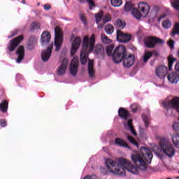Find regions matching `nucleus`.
Returning <instances> with one entry per match:
<instances>
[{"label": "nucleus", "mask_w": 179, "mask_h": 179, "mask_svg": "<svg viewBox=\"0 0 179 179\" xmlns=\"http://www.w3.org/2000/svg\"><path fill=\"white\" fill-rule=\"evenodd\" d=\"M131 160L136 165H132L129 160L125 158H119L118 162L108 159L105 162L107 170L116 176H124L127 170L131 174H139V170L145 171L146 170V163L150 164L153 159V154L150 150L145 147L140 148V153L132 154ZM119 163V164H118Z\"/></svg>", "instance_id": "1"}, {"label": "nucleus", "mask_w": 179, "mask_h": 179, "mask_svg": "<svg viewBox=\"0 0 179 179\" xmlns=\"http://www.w3.org/2000/svg\"><path fill=\"white\" fill-rule=\"evenodd\" d=\"M114 45L111 44L106 47V54L108 57H112L115 64L122 62L125 68H131L135 64V56L134 55H128L127 49L122 45H118L114 50Z\"/></svg>", "instance_id": "2"}, {"label": "nucleus", "mask_w": 179, "mask_h": 179, "mask_svg": "<svg viewBox=\"0 0 179 179\" xmlns=\"http://www.w3.org/2000/svg\"><path fill=\"white\" fill-rule=\"evenodd\" d=\"M134 6H135L132 2L127 1L124 6V10L125 12H129V10H131V15L138 20L141 19V17H146V16L149 15V12H150V6L148 3H139L138 5V8H134Z\"/></svg>", "instance_id": "3"}, {"label": "nucleus", "mask_w": 179, "mask_h": 179, "mask_svg": "<svg viewBox=\"0 0 179 179\" xmlns=\"http://www.w3.org/2000/svg\"><path fill=\"white\" fill-rule=\"evenodd\" d=\"M94 44H96V35L92 34L90 38L87 36H84L80 52V62L82 65H85L87 62V57H89L90 52H93Z\"/></svg>", "instance_id": "4"}, {"label": "nucleus", "mask_w": 179, "mask_h": 179, "mask_svg": "<svg viewBox=\"0 0 179 179\" xmlns=\"http://www.w3.org/2000/svg\"><path fill=\"white\" fill-rule=\"evenodd\" d=\"M158 139L159 141V146L161 152L170 159H171V157H174V155H176V150L174 149L173 144L170 142V140L164 137L158 138Z\"/></svg>", "instance_id": "5"}, {"label": "nucleus", "mask_w": 179, "mask_h": 179, "mask_svg": "<svg viewBox=\"0 0 179 179\" xmlns=\"http://www.w3.org/2000/svg\"><path fill=\"white\" fill-rule=\"evenodd\" d=\"M64 34L59 28L56 27L55 28V47H56V51H59L64 41Z\"/></svg>", "instance_id": "6"}, {"label": "nucleus", "mask_w": 179, "mask_h": 179, "mask_svg": "<svg viewBox=\"0 0 179 179\" xmlns=\"http://www.w3.org/2000/svg\"><path fill=\"white\" fill-rule=\"evenodd\" d=\"M117 40L120 43H129L132 38V36L129 34H125L120 30L117 31Z\"/></svg>", "instance_id": "7"}, {"label": "nucleus", "mask_w": 179, "mask_h": 179, "mask_svg": "<svg viewBox=\"0 0 179 179\" xmlns=\"http://www.w3.org/2000/svg\"><path fill=\"white\" fill-rule=\"evenodd\" d=\"M94 54L99 59H104L106 55V52L104 50V47L101 44H97L94 46Z\"/></svg>", "instance_id": "8"}, {"label": "nucleus", "mask_w": 179, "mask_h": 179, "mask_svg": "<svg viewBox=\"0 0 179 179\" xmlns=\"http://www.w3.org/2000/svg\"><path fill=\"white\" fill-rule=\"evenodd\" d=\"M23 41V35H20V36L10 41V43L8 45V50L10 52L15 51V49L17 45Z\"/></svg>", "instance_id": "9"}, {"label": "nucleus", "mask_w": 179, "mask_h": 179, "mask_svg": "<svg viewBox=\"0 0 179 179\" xmlns=\"http://www.w3.org/2000/svg\"><path fill=\"white\" fill-rule=\"evenodd\" d=\"M79 68V60L78 57H73L70 64V73L73 76H76Z\"/></svg>", "instance_id": "10"}, {"label": "nucleus", "mask_w": 179, "mask_h": 179, "mask_svg": "<svg viewBox=\"0 0 179 179\" xmlns=\"http://www.w3.org/2000/svg\"><path fill=\"white\" fill-rule=\"evenodd\" d=\"M144 44L147 48H154L156 44H157V38L146 36L144 39Z\"/></svg>", "instance_id": "11"}, {"label": "nucleus", "mask_w": 179, "mask_h": 179, "mask_svg": "<svg viewBox=\"0 0 179 179\" xmlns=\"http://www.w3.org/2000/svg\"><path fill=\"white\" fill-rule=\"evenodd\" d=\"M82 43V39L80 37H76L74 41H73L71 45V55L73 57L78 49L79 48L80 44Z\"/></svg>", "instance_id": "12"}, {"label": "nucleus", "mask_w": 179, "mask_h": 179, "mask_svg": "<svg viewBox=\"0 0 179 179\" xmlns=\"http://www.w3.org/2000/svg\"><path fill=\"white\" fill-rule=\"evenodd\" d=\"M52 54V45L49 46L46 50H43L41 53V59L43 62H48L50 57Z\"/></svg>", "instance_id": "13"}, {"label": "nucleus", "mask_w": 179, "mask_h": 179, "mask_svg": "<svg viewBox=\"0 0 179 179\" xmlns=\"http://www.w3.org/2000/svg\"><path fill=\"white\" fill-rule=\"evenodd\" d=\"M16 55H17V59H16V62L17 64H20L22 61L24 59V48L22 45H20L17 51H16Z\"/></svg>", "instance_id": "14"}, {"label": "nucleus", "mask_w": 179, "mask_h": 179, "mask_svg": "<svg viewBox=\"0 0 179 179\" xmlns=\"http://www.w3.org/2000/svg\"><path fill=\"white\" fill-rule=\"evenodd\" d=\"M51 41V34L48 31H44L41 34V43L42 45H47Z\"/></svg>", "instance_id": "15"}, {"label": "nucleus", "mask_w": 179, "mask_h": 179, "mask_svg": "<svg viewBox=\"0 0 179 179\" xmlns=\"http://www.w3.org/2000/svg\"><path fill=\"white\" fill-rule=\"evenodd\" d=\"M66 68H68V59L64 58L62 59V64L57 70L58 75H64L65 71H66Z\"/></svg>", "instance_id": "16"}, {"label": "nucleus", "mask_w": 179, "mask_h": 179, "mask_svg": "<svg viewBox=\"0 0 179 179\" xmlns=\"http://www.w3.org/2000/svg\"><path fill=\"white\" fill-rule=\"evenodd\" d=\"M167 78H168V80L171 83H178L179 82V75L176 72L169 73Z\"/></svg>", "instance_id": "17"}, {"label": "nucleus", "mask_w": 179, "mask_h": 179, "mask_svg": "<svg viewBox=\"0 0 179 179\" xmlns=\"http://www.w3.org/2000/svg\"><path fill=\"white\" fill-rule=\"evenodd\" d=\"M115 145L120 146V148H125L126 149H131V147L128 144L125 143V141L120 138H116L115 139Z\"/></svg>", "instance_id": "18"}, {"label": "nucleus", "mask_w": 179, "mask_h": 179, "mask_svg": "<svg viewBox=\"0 0 179 179\" xmlns=\"http://www.w3.org/2000/svg\"><path fill=\"white\" fill-rule=\"evenodd\" d=\"M124 128L126 129H129L131 131V134L136 136V133L135 132V130L134 129V126H132V120H128L127 122H124Z\"/></svg>", "instance_id": "19"}, {"label": "nucleus", "mask_w": 179, "mask_h": 179, "mask_svg": "<svg viewBox=\"0 0 179 179\" xmlns=\"http://www.w3.org/2000/svg\"><path fill=\"white\" fill-rule=\"evenodd\" d=\"M118 115L122 120H127L129 117V112L124 108H120L118 110Z\"/></svg>", "instance_id": "20"}, {"label": "nucleus", "mask_w": 179, "mask_h": 179, "mask_svg": "<svg viewBox=\"0 0 179 179\" xmlns=\"http://www.w3.org/2000/svg\"><path fill=\"white\" fill-rule=\"evenodd\" d=\"M37 41L34 36H30L28 41L27 48L28 50H34Z\"/></svg>", "instance_id": "21"}, {"label": "nucleus", "mask_w": 179, "mask_h": 179, "mask_svg": "<svg viewBox=\"0 0 179 179\" xmlns=\"http://www.w3.org/2000/svg\"><path fill=\"white\" fill-rule=\"evenodd\" d=\"M176 61H177V59L173 57V55H170L168 57V66H169V71L173 70V65H174V62H176Z\"/></svg>", "instance_id": "22"}, {"label": "nucleus", "mask_w": 179, "mask_h": 179, "mask_svg": "<svg viewBox=\"0 0 179 179\" xmlns=\"http://www.w3.org/2000/svg\"><path fill=\"white\" fill-rule=\"evenodd\" d=\"M88 73L90 75V78H93V76H94V69L93 68V60H89Z\"/></svg>", "instance_id": "23"}, {"label": "nucleus", "mask_w": 179, "mask_h": 179, "mask_svg": "<svg viewBox=\"0 0 179 179\" xmlns=\"http://www.w3.org/2000/svg\"><path fill=\"white\" fill-rule=\"evenodd\" d=\"M0 111H2V113H6L8 111V101L3 100L0 103Z\"/></svg>", "instance_id": "24"}, {"label": "nucleus", "mask_w": 179, "mask_h": 179, "mask_svg": "<svg viewBox=\"0 0 179 179\" xmlns=\"http://www.w3.org/2000/svg\"><path fill=\"white\" fill-rule=\"evenodd\" d=\"M101 40L103 44H110L111 43V39H110L106 34H101Z\"/></svg>", "instance_id": "25"}, {"label": "nucleus", "mask_w": 179, "mask_h": 179, "mask_svg": "<svg viewBox=\"0 0 179 179\" xmlns=\"http://www.w3.org/2000/svg\"><path fill=\"white\" fill-rule=\"evenodd\" d=\"M105 31L107 34H113V33H114V27L110 24H108L105 27Z\"/></svg>", "instance_id": "26"}, {"label": "nucleus", "mask_w": 179, "mask_h": 179, "mask_svg": "<svg viewBox=\"0 0 179 179\" xmlns=\"http://www.w3.org/2000/svg\"><path fill=\"white\" fill-rule=\"evenodd\" d=\"M167 72V67L165 66H162L158 67V76H164V73ZM159 73L160 75H159Z\"/></svg>", "instance_id": "27"}, {"label": "nucleus", "mask_w": 179, "mask_h": 179, "mask_svg": "<svg viewBox=\"0 0 179 179\" xmlns=\"http://www.w3.org/2000/svg\"><path fill=\"white\" fill-rule=\"evenodd\" d=\"M127 139L129 141V142H130V143H131V145H134V146H136V148H137V149H139V144L138 143V142H136V141L135 140V138L131 136H127Z\"/></svg>", "instance_id": "28"}, {"label": "nucleus", "mask_w": 179, "mask_h": 179, "mask_svg": "<svg viewBox=\"0 0 179 179\" xmlns=\"http://www.w3.org/2000/svg\"><path fill=\"white\" fill-rule=\"evenodd\" d=\"M143 121L144 122V124L145 125V128H148V126L149 125L150 122V120L149 119V115L143 114L142 115Z\"/></svg>", "instance_id": "29"}, {"label": "nucleus", "mask_w": 179, "mask_h": 179, "mask_svg": "<svg viewBox=\"0 0 179 179\" xmlns=\"http://www.w3.org/2000/svg\"><path fill=\"white\" fill-rule=\"evenodd\" d=\"M110 3L115 7L121 6L122 5V0H110Z\"/></svg>", "instance_id": "30"}, {"label": "nucleus", "mask_w": 179, "mask_h": 179, "mask_svg": "<svg viewBox=\"0 0 179 179\" xmlns=\"http://www.w3.org/2000/svg\"><path fill=\"white\" fill-rule=\"evenodd\" d=\"M151 16H154L152 19H156L157 17V6L154 5L151 10Z\"/></svg>", "instance_id": "31"}, {"label": "nucleus", "mask_w": 179, "mask_h": 179, "mask_svg": "<svg viewBox=\"0 0 179 179\" xmlns=\"http://www.w3.org/2000/svg\"><path fill=\"white\" fill-rule=\"evenodd\" d=\"M162 26L164 29H170V27H171V22H170L169 20H166L163 22Z\"/></svg>", "instance_id": "32"}, {"label": "nucleus", "mask_w": 179, "mask_h": 179, "mask_svg": "<svg viewBox=\"0 0 179 179\" xmlns=\"http://www.w3.org/2000/svg\"><path fill=\"white\" fill-rule=\"evenodd\" d=\"M176 34H179V23L178 22L176 23L172 32V36H176Z\"/></svg>", "instance_id": "33"}, {"label": "nucleus", "mask_w": 179, "mask_h": 179, "mask_svg": "<svg viewBox=\"0 0 179 179\" xmlns=\"http://www.w3.org/2000/svg\"><path fill=\"white\" fill-rule=\"evenodd\" d=\"M103 18V12H101L95 15L96 23L99 24Z\"/></svg>", "instance_id": "34"}, {"label": "nucleus", "mask_w": 179, "mask_h": 179, "mask_svg": "<svg viewBox=\"0 0 179 179\" xmlns=\"http://www.w3.org/2000/svg\"><path fill=\"white\" fill-rule=\"evenodd\" d=\"M150 57H152V52H148L145 53L143 57V62L145 63L148 62V61H149V59H150Z\"/></svg>", "instance_id": "35"}, {"label": "nucleus", "mask_w": 179, "mask_h": 179, "mask_svg": "<svg viewBox=\"0 0 179 179\" xmlns=\"http://www.w3.org/2000/svg\"><path fill=\"white\" fill-rule=\"evenodd\" d=\"M40 29V23L39 22H34L31 25V30H37Z\"/></svg>", "instance_id": "36"}, {"label": "nucleus", "mask_w": 179, "mask_h": 179, "mask_svg": "<svg viewBox=\"0 0 179 179\" xmlns=\"http://www.w3.org/2000/svg\"><path fill=\"white\" fill-rule=\"evenodd\" d=\"M171 5L176 10H179V0L172 1Z\"/></svg>", "instance_id": "37"}, {"label": "nucleus", "mask_w": 179, "mask_h": 179, "mask_svg": "<svg viewBox=\"0 0 179 179\" xmlns=\"http://www.w3.org/2000/svg\"><path fill=\"white\" fill-rule=\"evenodd\" d=\"M111 20V16L108 14H106L103 17V23H107Z\"/></svg>", "instance_id": "38"}, {"label": "nucleus", "mask_w": 179, "mask_h": 179, "mask_svg": "<svg viewBox=\"0 0 179 179\" xmlns=\"http://www.w3.org/2000/svg\"><path fill=\"white\" fill-rule=\"evenodd\" d=\"M139 133H140L141 136L143 138L146 139L147 136H146V134H145V129H143V128H142V127L139 128Z\"/></svg>", "instance_id": "39"}, {"label": "nucleus", "mask_w": 179, "mask_h": 179, "mask_svg": "<svg viewBox=\"0 0 179 179\" xmlns=\"http://www.w3.org/2000/svg\"><path fill=\"white\" fill-rule=\"evenodd\" d=\"M117 25L120 28V29H124L125 27V23L122 22L121 20H117Z\"/></svg>", "instance_id": "40"}, {"label": "nucleus", "mask_w": 179, "mask_h": 179, "mask_svg": "<svg viewBox=\"0 0 179 179\" xmlns=\"http://www.w3.org/2000/svg\"><path fill=\"white\" fill-rule=\"evenodd\" d=\"M86 2L89 3L90 10H92V8H94V6H96L94 2L92 0H86Z\"/></svg>", "instance_id": "41"}, {"label": "nucleus", "mask_w": 179, "mask_h": 179, "mask_svg": "<svg viewBox=\"0 0 179 179\" xmlns=\"http://www.w3.org/2000/svg\"><path fill=\"white\" fill-rule=\"evenodd\" d=\"M168 45L171 48V50H173L174 48V41L170 39L168 41Z\"/></svg>", "instance_id": "42"}, {"label": "nucleus", "mask_w": 179, "mask_h": 179, "mask_svg": "<svg viewBox=\"0 0 179 179\" xmlns=\"http://www.w3.org/2000/svg\"><path fill=\"white\" fill-rule=\"evenodd\" d=\"M80 20L83 22L84 24H86L87 22L86 21V17L83 14L80 15Z\"/></svg>", "instance_id": "43"}, {"label": "nucleus", "mask_w": 179, "mask_h": 179, "mask_svg": "<svg viewBox=\"0 0 179 179\" xmlns=\"http://www.w3.org/2000/svg\"><path fill=\"white\" fill-rule=\"evenodd\" d=\"M43 9H44L45 10H50L51 9V5L49 4V3L45 4V5L43 6Z\"/></svg>", "instance_id": "44"}, {"label": "nucleus", "mask_w": 179, "mask_h": 179, "mask_svg": "<svg viewBox=\"0 0 179 179\" xmlns=\"http://www.w3.org/2000/svg\"><path fill=\"white\" fill-rule=\"evenodd\" d=\"M131 111L133 113H136L138 111V107L136 106V104H134L131 106Z\"/></svg>", "instance_id": "45"}, {"label": "nucleus", "mask_w": 179, "mask_h": 179, "mask_svg": "<svg viewBox=\"0 0 179 179\" xmlns=\"http://www.w3.org/2000/svg\"><path fill=\"white\" fill-rule=\"evenodd\" d=\"M6 122L5 120H0V127H6Z\"/></svg>", "instance_id": "46"}, {"label": "nucleus", "mask_w": 179, "mask_h": 179, "mask_svg": "<svg viewBox=\"0 0 179 179\" xmlns=\"http://www.w3.org/2000/svg\"><path fill=\"white\" fill-rule=\"evenodd\" d=\"M164 44V41L160 38H157V45H163Z\"/></svg>", "instance_id": "47"}, {"label": "nucleus", "mask_w": 179, "mask_h": 179, "mask_svg": "<svg viewBox=\"0 0 179 179\" xmlns=\"http://www.w3.org/2000/svg\"><path fill=\"white\" fill-rule=\"evenodd\" d=\"M16 34H17V31H13L12 34L8 36V38H12V37H14V36H16Z\"/></svg>", "instance_id": "48"}, {"label": "nucleus", "mask_w": 179, "mask_h": 179, "mask_svg": "<svg viewBox=\"0 0 179 179\" xmlns=\"http://www.w3.org/2000/svg\"><path fill=\"white\" fill-rule=\"evenodd\" d=\"M100 171L103 174H107V171H106V168H104V167H101L100 168Z\"/></svg>", "instance_id": "49"}, {"label": "nucleus", "mask_w": 179, "mask_h": 179, "mask_svg": "<svg viewBox=\"0 0 179 179\" xmlns=\"http://www.w3.org/2000/svg\"><path fill=\"white\" fill-rule=\"evenodd\" d=\"M158 157L161 160H164V159H166V156L164 155H162V154H158Z\"/></svg>", "instance_id": "50"}, {"label": "nucleus", "mask_w": 179, "mask_h": 179, "mask_svg": "<svg viewBox=\"0 0 179 179\" xmlns=\"http://www.w3.org/2000/svg\"><path fill=\"white\" fill-rule=\"evenodd\" d=\"M175 69L177 72H179V62L176 64Z\"/></svg>", "instance_id": "51"}, {"label": "nucleus", "mask_w": 179, "mask_h": 179, "mask_svg": "<svg viewBox=\"0 0 179 179\" xmlns=\"http://www.w3.org/2000/svg\"><path fill=\"white\" fill-rule=\"evenodd\" d=\"M155 61H156V59L151 60V61L150 62V65L151 66H153V65H155Z\"/></svg>", "instance_id": "52"}, {"label": "nucleus", "mask_w": 179, "mask_h": 179, "mask_svg": "<svg viewBox=\"0 0 179 179\" xmlns=\"http://www.w3.org/2000/svg\"><path fill=\"white\" fill-rule=\"evenodd\" d=\"M164 17H166V15H162V16L159 18V20H162V19H163Z\"/></svg>", "instance_id": "53"}, {"label": "nucleus", "mask_w": 179, "mask_h": 179, "mask_svg": "<svg viewBox=\"0 0 179 179\" xmlns=\"http://www.w3.org/2000/svg\"><path fill=\"white\" fill-rule=\"evenodd\" d=\"M80 3H85V0H78Z\"/></svg>", "instance_id": "54"}, {"label": "nucleus", "mask_w": 179, "mask_h": 179, "mask_svg": "<svg viewBox=\"0 0 179 179\" xmlns=\"http://www.w3.org/2000/svg\"><path fill=\"white\" fill-rule=\"evenodd\" d=\"M17 78H22V76H20V74H17L16 75V79H17Z\"/></svg>", "instance_id": "55"}, {"label": "nucleus", "mask_w": 179, "mask_h": 179, "mask_svg": "<svg viewBox=\"0 0 179 179\" xmlns=\"http://www.w3.org/2000/svg\"><path fill=\"white\" fill-rule=\"evenodd\" d=\"M21 2H22V3L25 4L26 3V0H22Z\"/></svg>", "instance_id": "56"}, {"label": "nucleus", "mask_w": 179, "mask_h": 179, "mask_svg": "<svg viewBox=\"0 0 179 179\" xmlns=\"http://www.w3.org/2000/svg\"><path fill=\"white\" fill-rule=\"evenodd\" d=\"M155 75H157V67L155 68Z\"/></svg>", "instance_id": "57"}, {"label": "nucleus", "mask_w": 179, "mask_h": 179, "mask_svg": "<svg viewBox=\"0 0 179 179\" xmlns=\"http://www.w3.org/2000/svg\"><path fill=\"white\" fill-rule=\"evenodd\" d=\"M37 6H40V2L37 3Z\"/></svg>", "instance_id": "58"}, {"label": "nucleus", "mask_w": 179, "mask_h": 179, "mask_svg": "<svg viewBox=\"0 0 179 179\" xmlns=\"http://www.w3.org/2000/svg\"><path fill=\"white\" fill-rule=\"evenodd\" d=\"M147 112L149 113V109H147Z\"/></svg>", "instance_id": "59"}, {"label": "nucleus", "mask_w": 179, "mask_h": 179, "mask_svg": "<svg viewBox=\"0 0 179 179\" xmlns=\"http://www.w3.org/2000/svg\"><path fill=\"white\" fill-rule=\"evenodd\" d=\"M155 155L157 156V152H155Z\"/></svg>", "instance_id": "60"}, {"label": "nucleus", "mask_w": 179, "mask_h": 179, "mask_svg": "<svg viewBox=\"0 0 179 179\" xmlns=\"http://www.w3.org/2000/svg\"><path fill=\"white\" fill-rule=\"evenodd\" d=\"M167 179H172V178H168Z\"/></svg>", "instance_id": "61"}, {"label": "nucleus", "mask_w": 179, "mask_h": 179, "mask_svg": "<svg viewBox=\"0 0 179 179\" xmlns=\"http://www.w3.org/2000/svg\"><path fill=\"white\" fill-rule=\"evenodd\" d=\"M176 178H179V177L178 176V177H176Z\"/></svg>", "instance_id": "62"}, {"label": "nucleus", "mask_w": 179, "mask_h": 179, "mask_svg": "<svg viewBox=\"0 0 179 179\" xmlns=\"http://www.w3.org/2000/svg\"><path fill=\"white\" fill-rule=\"evenodd\" d=\"M67 1H69V0H67Z\"/></svg>", "instance_id": "63"}]
</instances>
